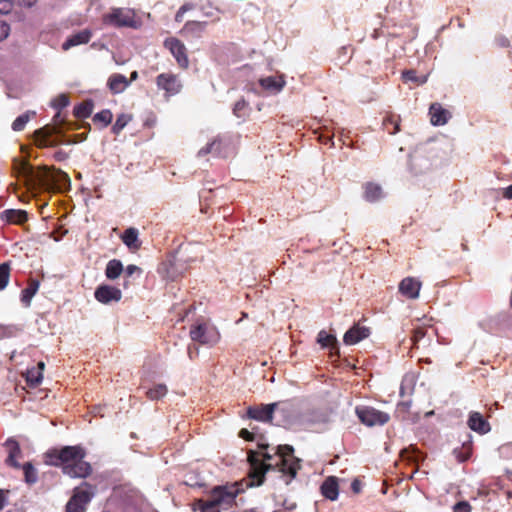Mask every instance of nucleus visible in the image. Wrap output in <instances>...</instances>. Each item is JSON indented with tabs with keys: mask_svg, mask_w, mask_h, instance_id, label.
I'll use <instances>...</instances> for the list:
<instances>
[{
	"mask_svg": "<svg viewBox=\"0 0 512 512\" xmlns=\"http://www.w3.org/2000/svg\"><path fill=\"white\" fill-rule=\"evenodd\" d=\"M42 378L43 376L41 371H37L36 369L28 370L26 373V381L32 387L38 386L42 381Z\"/></svg>",
	"mask_w": 512,
	"mask_h": 512,
	"instance_id": "40",
	"label": "nucleus"
},
{
	"mask_svg": "<svg viewBox=\"0 0 512 512\" xmlns=\"http://www.w3.org/2000/svg\"><path fill=\"white\" fill-rule=\"evenodd\" d=\"M383 197V191L379 184L367 182L364 185V198L368 202H376Z\"/></svg>",
	"mask_w": 512,
	"mask_h": 512,
	"instance_id": "28",
	"label": "nucleus"
},
{
	"mask_svg": "<svg viewBox=\"0 0 512 512\" xmlns=\"http://www.w3.org/2000/svg\"><path fill=\"white\" fill-rule=\"evenodd\" d=\"M122 242L132 251L140 249L142 242L139 240V232L136 228H127L121 235Z\"/></svg>",
	"mask_w": 512,
	"mask_h": 512,
	"instance_id": "26",
	"label": "nucleus"
},
{
	"mask_svg": "<svg viewBox=\"0 0 512 512\" xmlns=\"http://www.w3.org/2000/svg\"><path fill=\"white\" fill-rule=\"evenodd\" d=\"M60 133V128L52 125H45L33 133L34 144L38 148H50L58 146L61 141L55 137Z\"/></svg>",
	"mask_w": 512,
	"mask_h": 512,
	"instance_id": "9",
	"label": "nucleus"
},
{
	"mask_svg": "<svg viewBox=\"0 0 512 512\" xmlns=\"http://www.w3.org/2000/svg\"><path fill=\"white\" fill-rule=\"evenodd\" d=\"M258 84L262 91L268 94H277L284 88L286 81L283 76H268L260 78Z\"/></svg>",
	"mask_w": 512,
	"mask_h": 512,
	"instance_id": "18",
	"label": "nucleus"
},
{
	"mask_svg": "<svg viewBox=\"0 0 512 512\" xmlns=\"http://www.w3.org/2000/svg\"><path fill=\"white\" fill-rule=\"evenodd\" d=\"M453 512H471V506L468 502L461 501L454 505Z\"/></svg>",
	"mask_w": 512,
	"mask_h": 512,
	"instance_id": "50",
	"label": "nucleus"
},
{
	"mask_svg": "<svg viewBox=\"0 0 512 512\" xmlns=\"http://www.w3.org/2000/svg\"><path fill=\"white\" fill-rule=\"evenodd\" d=\"M188 355L190 359H194L196 356H198V348L197 347H188Z\"/></svg>",
	"mask_w": 512,
	"mask_h": 512,
	"instance_id": "56",
	"label": "nucleus"
},
{
	"mask_svg": "<svg viewBox=\"0 0 512 512\" xmlns=\"http://www.w3.org/2000/svg\"><path fill=\"white\" fill-rule=\"evenodd\" d=\"M426 335V329L423 327H417L413 330L411 340L416 345Z\"/></svg>",
	"mask_w": 512,
	"mask_h": 512,
	"instance_id": "45",
	"label": "nucleus"
},
{
	"mask_svg": "<svg viewBox=\"0 0 512 512\" xmlns=\"http://www.w3.org/2000/svg\"><path fill=\"white\" fill-rule=\"evenodd\" d=\"M164 46L169 49L174 56L177 64L182 69H187L189 66V59L185 45L177 38L171 37L164 41Z\"/></svg>",
	"mask_w": 512,
	"mask_h": 512,
	"instance_id": "12",
	"label": "nucleus"
},
{
	"mask_svg": "<svg viewBox=\"0 0 512 512\" xmlns=\"http://www.w3.org/2000/svg\"><path fill=\"white\" fill-rule=\"evenodd\" d=\"M156 85L159 89L164 90L167 96L180 93L183 87L178 75L171 72L159 74L156 77Z\"/></svg>",
	"mask_w": 512,
	"mask_h": 512,
	"instance_id": "11",
	"label": "nucleus"
},
{
	"mask_svg": "<svg viewBox=\"0 0 512 512\" xmlns=\"http://www.w3.org/2000/svg\"><path fill=\"white\" fill-rule=\"evenodd\" d=\"M322 495L331 501H335L339 495V486L337 478L330 476L324 480L320 487Z\"/></svg>",
	"mask_w": 512,
	"mask_h": 512,
	"instance_id": "23",
	"label": "nucleus"
},
{
	"mask_svg": "<svg viewBox=\"0 0 512 512\" xmlns=\"http://www.w3.org/2000/svg\"><path fill=\"white\" fill-rule=\"evenodd\" d=\"M113 119V114L109 109H104L93 116V123L100 128L107 127Z\"/></svg>",
	"mask_w": 512,
	"mask_h": 512,
	"instance_id": "34",
	"label": "nucleus"
},
{
	"mask_svg": "<svg viewBox=\"0 0 512 512\" xmlns=\"http://www.w3.org/2000/svg\"><path fill=\"white\" fill-rule=\"evenodd\" d=\"M94 109V102L91 99L84 100L80 104L76 105L73 110V114L78 119H85L90 117Z\"/></svg>",
	"mask_w": 512,
	"mask_h": 512,
	"instance_id": "30",
	"label": "nucleus"
},
{
	"mask_svg": "<svg viewBox=\"0 0 512 512\" xmlns=\"http://www.w3.org/2000/svg\"><path fill=\"white\" fill-rule=\"evenodd\" d=\"M467 423L471 430L479 434H486L491 429L488 421L479 412H471Z\"/></svg>",
	"mask_w": 512,
	"mask_h": 512,
	"instance_id": "22",
	"label": "nucleus"
},
{
	"mask_svg": "<svg viewBox=\"0 0 512 512\" xmlns=\"http://www.w3.org/2000/svg\"><path fill=\"white\" fill-rule=\"evenodd\" d=\"M239 437L246 441H253L254 440V434L247 429L243 428L239 432Z\"/></svg>",
	"mask_w": 512,
	"mask_h": 512,
	"instance_id": "52",
	"label": "nucleus"
},
{
	"mask_svg": "<svg viewBox=\"0 0 512 512\" xmlns=\"http://www.w3.org/2000/svg\"><path fill=\"white\" fill-rule=\"evenodd\" d=\"M294 449L290 445H279L274 455L278 457L275 462V466L279 468L281 472L289 475L291 478H294L297 474V470L299 465L295 461H290L288 458L292 456Z\"/></svg>",
	"mask_w": 512,
	"mask_h": 512,
	"instance_id": "7",
	"label": "nucleus"
},
{
	"mask_svg": "<svg viewBox=\"0 0 512 512\" xmlns=\"http://www.w3.org/2000/svg\"><path fill=\"white\" fill-rule=\"evenodd\" d=\"M369 335L370 328L355 324L344 334L343 341L346 345H354L368 338Z\"/></svg>",
	"mask_w": 512,
	"mask_h": 512,
	"instance_id": "19",
	"label": "nucleus"
},
{
	"mask_svg": "<svg viewBox=\"0 0 512 512\" xmlns=\"http://www.w3.org/2000/svg\"><path fill=\"white\" fill-rule=\"evenodd\" d=\"M13 169L38 191H58L70 181L68 174L61 169L46 165L34 168L25 160H14Z\"/></svg>",
	"mask_w": 512,
	"mask_h": 512,
	"instance_id": "1",
	"label": "nucleus"
},
{
	"mask_svg": "<svg viewBox=\"0 0 512 512\" xmlns=\"http://www.w3.org/2000/svg\"><path fill=\"white\" fill-rule=\"evenodd\" d=\"M20 470L23 471L24 482L33 485L38 481V471L31 462L21 464Z\"/></svg>",
	"mask_w": 512,
	"mask_h": 512,
	"instance_id": "32",
	"label": "nucleus"
},
{
	"mask_svg": "<svg viewBox=\"0 0 512 512\" xmlns=\"http://www.w3.org/2000/svg\"><path fill=\"white\" fill-rule=\"evenodd\" d=\"M278 406L277 403H271L267 405H259V406H250L247 409V416L251 419L262 421V422H271L273 419V413L275 408Z\"/></svg>",
	"mask_w": 512,
	"mask_h": 512,
	"instance_id": "15",
	"label": "nucleus"
},
{
	"mask_svg": "<svg viewBox=\"0 0 512 512\" xmlns=\"http://www.w3.org/2000/svg\"><path fill=\"white\" fill-rule=\"evenodd\" d=\"M86 451L79 445L50 449L45 453L46 463L61 467L62 472L71 478H86L92 473V467L85 461Z\"/></svg>",
	"mask_w": 512,
	"mask_h": 512,
	"instance_id": "2",
	"label": "nucleus"
},
{
	"mask_svg": "<svg viewBox=\"0 0 512 512\" xmlns=\"http://www.w3.org/2000/svg\"><path fill=\"white\" fill-rule=\"evenodd\" d=\"M401 117L393 112H387L383 117L382 126L390 135L400 131Z\"/></svg>",
	"mask_w": 512,
	"mask_h": 512,
	"instance_id": "27",
	"label": "nucleus"
},
{
	"mask_svg": "<svg viewBox=\"0 0 512 512\" xmlns=\"http://www.w3.org/2000/svg\"><path fill=\"white\" fill-rule=\"evenodd\" d=\"M402 78H403L405 81L418 82V77H417V75H416V71H414V70H406V71H403V73H402Z\"/></svg>",
	"mask_w": 512,
	"mask_h": 512,
	"instance_id": "51",
	"label": "nucleus"
},
{
	"mask_svg": "<svg viewBox=\"0 0 512 512\" xmlns=\"http://www.w3.org/2000/svg\"><path fill=\"white\" fill-rule=\"evenodd\" d=\"M36 113L34 111H27L22 115L18 116L12 123V129L14 131H22L26 124L31 120V118L35 117Z\"/></svg>",
	"mask_w": 512,
	"mask_h": 512,
	"instance_id": "37",
	"label": "nucleus"
},
{
	"mask_svg": "<svg viewBox=\"0 0 512 512\" xmlns=\"http://www.w3.org/2000/svg\"><path fill=\"white\" fill-rule=\"evenodd\" d=\"M351 489L355 494H358L361 492L362 489V483L358 479H354L351 483Z\"/></svg>",
	"mask_w": 512,
	"mask_h": 512,
	"instance_id": "54",
	"label": "nucleus"
},
{
	"mask_svg": "<svg viewBox=\"0 0 512 512\" xmlns=\"http://www.w3.org/2000/svg\"><path fill=\"white\" fill-rule=\"evenodd\" d=\"M39 281L36 279H30L28 281V285L25 289L21 292V301L24 304L25 307H29L31 304V300L33 296L36 294V292L39 289Z\"/></svg>",
	"mask_w": 512,
	"mask_h": 512,
	"instance_id": "29",
	"label": "nucleus"
},
{
	"mask_svg": "<svg viewBox=\"0 0 512 512\" xmlns=\"http://www.w3.org/2000/svg\"><path fill=\"white\" fill-rule=\"evenodd\" d=\"M137 77H138V73H137V71H133V72L131 73V78H130V80H129V81L131 82L132 80L137 79Z\"/></svg>",
	"mask_w": 512,
	"mask_h": 512,
	"instance_id": "60",
	"label": "nucleus"
},
{
	"mask_svg": "<svg viewBox=\"0 0 512 512\" xmlns=\"http://www.w3.org/2000/svg\"><path fill=\"white\" fill-rule=\"evenodd\" d=\"M22 332V327L19 325H2V338L16 337Z\"/></svg>",
	"mask_w": 512,
	"mask_h": 512,
	"instance_id": "43",
	"label": "nucleus"
},
{
	"mask_svg": "<svg viewBox=\"0 0 512 512\" xmlns=\"http://www.w3.org/2000/svg\"><path fill=\"white\" fill-rule=\"evenodd\" d=\"M126 277H132L134 274L140 276L142 274V269L134 264L128 265L123 271Z\"/></svg>",
	"mask_w": 512,
	"mask_h": 512,
	"instance_id": "48",
	"label": "nucleus"
},
{
	"mask_svg": "<svg viewBox=\"0 0 512 512\" xmlns=\"http://www.w3.org/2000/svg\"><path fill=\"white\" fill-rule=\"evenodd\" d=\"M222 149V140L220 138H216L210 143H208L205 147L201 148L198 152V156H206L207 154L219 155Z\"/></svg>",
	"mask_w": 512,
	"mask_h": 512,
	"instance_id": "35",
	"label": "nucleus"
},
{
	"mask_svg": "<svg viewBox=\"0 0 512 512\" xmlns=\"http://www.w3.org/2000/svg\"><path fill=\"white\" fill-rule=\"evenodd\" d=\"M317 342L322 347H331V349H337L336 337L332 334L327 333L325 330H321L318 333Z\"/></svg>",
	"mask_w": 512,
	"mask_h": 512,
	"instance_id": "36",
	"label": "nucleus"
},
{
	"mask_svg": "<svg viewBox=\"0 0 512 512\" xmlns=\"http://www.w3.org/2000/svg\"><path fill=\"white\" fill-rule=\"evenodd\" d=\"M355 413L360 422L368 427L382 426L389 422L390 415L370 406H357Z\"/></svg>",
	"mask_w": 512,
	"mask_h": 512,
	"instance_id": "6",
	"label": "nucleus"
},
{
	"mask_svg": "<svg viewBox=\"0 0 512 512\" xmlns=\"http://www.w3.org/2000/svg\"><path fill=\"white\" fill-rule=\"evenodd\" d=\"M422 283L414 277H406L401 280L398 286L399 292L407 299H417L419 297Z\"/></svg>",
	"mask_w": 512,
	"mask_h": 512,
	"instance_id": "16",
	"label": "nucleus"
},
{
	"mask_svg": "<svg viewBox=\"0 0 512 512\" xmlns=\"http://www.w3.org/2000/svg\"><path fill=\"white\" fill-rule=\"evenodd\" d=\"M190 338L192 341L202 345H213L219 339V333L214 327L208 326L206 323H196L190 328Z\"/></svg>",
	"mask_w": 512,
	"mask_h": 512,
	"instance_id": "8",
	"label": "nucleus"
},
{
	"mask_svg": "<svg viewBox=\"0 0 512 512\" xmlns=\"http://www.w3.org/2000/svg\"><path fill=\"white\" fill-rule=\"evenodd\" d=\"M128 285H129V282H128V281H125V282H124V287H125V288H127V287H128Z\"/></svg>",
	"mask_w": 512,
	"mask_h": 512,
	"instance_id": "64",
	"label": "nucleus"
},
{
	"mask_svg": "<svg viewBox=\"0 0 512 512\" xmlns=\"http://www.w3.org/2000/svg\"><path fill=\"white\" fill-rule=\"evenodd\" d=\"M10 276V265L8 262L2 263V290L7 286Z\"/></svg>",
	"mask_w": 512,
	"mask_h": 512,
	"instance_id": "46",
	"label": "nucleus"
},
{
	"mask_svg": "<svg viewBox=\"0 0 512 512\" xmlns=\"http://www.w3.org/2000/svg\"><path fill=\"white\" fill-rule=\"evenodd\" d=\"M3 446L7 454L5 458L6 466L20 470L21 464L19 460L23 458V453L19 442L16 439L10 437L5 441Z\"/></svg>",
	"mask_w": 512,
	"mask_h": 512,
	"instance_id": "13",
	"label": "nucleus"
},
{
	"mask_svg": "<svg viewBox=\"0 0 512 512\" xmlns=\"http://www.w3.org/2000/svg\"><path fill=\"white\" fill-rule=\"evenodd\" d=\"M69 156V152L59 149L53 153L52 157L56 162H64L69 158Z\"/></svg>",
	"mask_w": 512,
	"mask_h": 512,
	"instance_id": "49",
	"label": "nucleus"
},
{
	"mask_svg": "<svg viewBox=\"0 0 512 512\" xmlns=\"http://www.w3.org/2000/svg\"><path fill=\"white\" fill-rule=\"evenodd\" d=\"M93 494L88 490L77 487L66 504V512H86V506L91 501Z\"/></svg>",
	"mask_w": 512,
	"mask_h": 512,
	"instance_id": "10",
	"label": "nucleus"
},
{
	"mask_svg": "<svg viewBox=\"0 0 512 512\" xmlns=\"http://www.w3.org/2000/svg\"><path fill=\"white\" fill-rule=\"evenodd\" d=\"M102 21L105 25L117 28L137 26L134 11L127 8H112L109 13L103 15Z\"/></svg>",
	"mask_w": 512,
	"mask_h": 512,
	"instance_id": "5",
	"label": "nucleus"
},
{
	"mask_svg": "<svg viewBox=\"0 0 512 512\" xmlns=\"http://www.w3.org/2000/svg\"><path fill=\"white\" fill-rule=\"evenodd\" d=\"M242 491V484L239 482L218 485L210 491L208 501L221 512V510L231 508L235 504L236 497Z\"/></svg>",
	"mask_w": 512,
	"mask_h": 512,
	"instance_id": "4",
	"label": "nucleus"
},
{
	"mask_svg": "<svg viewBox=\"0 0 512 512\" xmlns=\"http://www.w3.org/2000/svg\"><path fill=\"white\" fill-rule=\"evenodd\" d=\"M69 103V96L67 94H60L52 101V106L57 110H61L62 108L68 106Z\"/></svg>",
	"mask_w": 512,
	"mask_h": 512,
	"instance_id": "44",
	"label": "nucleus"
},
{
	"mask_svg": "<svg viewBox=\"0 0 512 512\" xmlns=\"http://www.w3.org/2000/svg\"><path fill=\"white\" fill-rule=\"evenodd\" d=\"M6 9H8V5L4 4V0H2V8H1L2 13H4Z\"/></svg>",
	"mask_w": 512,
	"mask_h": 512,
	"instance_id": "62",
	"label": "nucleus"
},
{
	"mask_svg": "<svg viewBox=\"0 0 512 512\" xmlns=\"http://www.w3.org/2000/svg\"><path fill=\"white\" fill-rule=\"evenodd\" d=\"M132 117L128 114H120L117 116V119L112 126V133L115 135L120 134V132L126 127V125L131 121Z\"/></svg>",
	"mask_w": 512,
	"mask_h": 512,
	"instance_id": "39",
	"label": "nucleus"
},
{
	"mask_svg": "<svg viewBox=\"0 0 512 512\" xmlns=\"http://www.w3.org/2000/svg\"><path fill=\"white\" fill-rule=\"evenodd\" d=\"M83 486H84V487H87V488H89V487H90V485H89L87 482H84V483L82 484V487H83Z\"/></svg>",
	"mask_w": 512,
	"mask_h": 512,
	"instance_id": "63",
	"label": "nucleus"
},
{
	"mask_svg": "<svg viewBox=\"0 0 512 512\" xmlns=\"http://www.w3.org/2000/svg\"><path fill=\"white\" fill-rule=\"evenodd\" d=\"M60 116H61V115H60V112H58V113L54 116V118H53V121H54V123H55V125H54L55 127H58V126H60V125H62V124H63V120L60 118Z\"/></svg>",
	"mask_w": 512,
	"mask_h": 512,
	"instance_id": "58",
	"label": "nucleus"
},
{
	"mask_svg": "<svg viewBox=\"0 0 512 512\" xmlns=\"http://www.w3.org/2000/svg\"><path fill=\"white\" fill-rule=\"evenodd\" d=\"M472 450H473L472 442L466 441V442H463L461 447L454 448L453 454L456 457V459L458 460V462L462 463V462L467 461L471 457Z\"/></svg>",
	"mask_w": 512,
	"mask_h": 512,
	"instance_id": "33",
	"label": "nucleus"
},
{
	"mask_svg": "<svg viewBox=\"0 0 512 512\" xmlns=\"http://www.w3.org/2000/svg\"><path fill=\"white\" fill-rule=\"evenodd\" d=\"M233 113L238 118L245 117L248 114V103L245 99L241 98L234 104Z\"/></svg>",
	"mask_w": 512,
	"mask_h": 512,
	"instance_id": "41",
	"label": "nucleus"
},
{
	"mask_svg": "<svg viewBox=\"0 0 512 512\" xmlns=\"http://www.w3.org/2000/svg\"><path fill=\"white\" fill-rule=\"evenodd\" d=\"M44 367H45V364L43 362H39L38 363V369H36V370L42 372L44 370Z\"/></svg>",
	"mask_w": 512,
	"mask_h": 512,
	"instance_id": "61",
	"label": "nucleus"
},
{
	"mask_svg": "<svg viewBox=\"0 0 512 512\" xmlns=\"http://www.w3.org/2000/svg\"><path fill=\"white\" fill-rule=\"evenodd\" d=\"M430 122L433 126H443L452 117L449 110L442 107L440 103H432L429 107Z\"/></svg>",
	"mask_w": 512,
	"mask_h": 512,
	"instance_id": "17",
	"label": "nucleus"
},
{
	"mask_svg": "<svg viewBox=\"0 0 512 512\" xmlns=\"http://www.w3.org/2000/svg\"><path fill=\"white\" fill-rule=\"evenodd\" d=\"M258 448L261 450V452H256L253 450L248 452L247 459L250 464L248 477L250 481L247 486L249 487L262 485L265 480L266 472L276 467L275 463L273 464L270 462L274 455L266 451L268 445L258 444Z\"/></svg>",
	"mask_w": 512,
	"mask_h": 512,
	"instance_id": "3",
	"label": "nucleus"
},
{
	"mask_svg": "<svg viewBox=\"0 0 512 512\" xmlns=\"http://www.w3.org/2000/svg\"><path fill=\"white\" fill-rule=\"evenodd\" d=\"M28 218L27 211L22 209H6L2 212V221L9 225H23Z\"/></svg>",
	"mask_w": 512,
	"mask_h": 512,
	"instance_id": "21",
	"label": "nucleus"
},
{
	"mask_svg": "<svg viewBox=\"0 0 512 512\" xmlns=\"http://www.w3.org/2000/svg\"><path fill=\"white\" fill-rule=\"evenodd\" d=\"M1 29H2V40H3L8 37L10 28L6 23L2 22Z\"/></svg>",
	"mask_w": 512,
	"mask_h": 512,
	"instance_id": "57",
	"label": "nucleus"
},
{
	"mask_svg": "<svg viewBox=\"0 0 512 512\" xmlns=\"http://www.w3.org/2000/svg\"><path fill=\"white\" fill-rule=\"evenodd\" d=\"M207 22L188 21L180 30V34L185 38H199L201 37Z\"/></svg>",
	"mask_w": 512,
	"mask_h": 512,
	"instance_id": "24",
	"label": "nucleus"
},
{
	"mask_svg": "<svg viewBox=\"0 0 512 512\" xmlns=\"http://www.w3.org/2000/svg\"><path fill=\"white\" fill-rule=\"evenodd\" d=\"M130 85V81L122 74L114 73L108 78L107 86L113 94L123 92Z\"/></svg>",
	"mask_w": 512,
	"mask_h": 512,
	"instance_id": "25",
	"label": "nucleus"
},
{
	"mask_svg": "<svg viewBox=\"0 0 512 512\" xmlns=\"http://www.w3.org/2000/svg\"><path fill=\"white\" fill-rule=\"evenodd\" d=\"M95 299L102 304L119 302L122 298V292L119 288L102 284L94 292Z\"/></svg>",
	"mask_w": 512,
	"mask_h": 512,
	"instance_id": "14",
	"label": "nucleus"
},
{
	"mask_svg": "<svg viewBox=\"0 0 512 512\" xmlns=\"http://www.w3.org/2000/svg\"><path fill=\"white\" fill-rule=\"evenodd\" d=\"M124 271L123 264L118 259L110 260L105 269V275L110 280L117 279Z\"/></svg>",
	"mask_w": 512,
	"mask_h": 512,
	"instance_id": "31",
	"label": "nucleus"
},
{
	"mask_svg": "<svg viewBox=\"0 0 512 512\" xmlns=\"http://www.w3.org/2000/svg\"><path fill=\"white\" fill-rule=\"evenodd\" d=\"M307 422L310 423V424H317V423H321V424H327L329 422V415L327 413H324V412H312L309 416V418L307 419Z\"/></svg>",
	"mask_w": 512,
	"mask_h": 512,
	"instance_id": "42",
	"label": "nucleus"
},
{
	"mask_svg": "<svg viewBox=\"0 0 512 512\" xmlns=\"http://www.w3.org/2000/svg\"><path fill=\"white\" fill-rule=\"evenodd\" d=\"M92 31L90 29H83L71 36H69L62 44L64 51L69 50L72 47L87 44L92 38Z\"/></svg>",
	"mask_w": 512,
	"mask_h": 512,
	"instance_id": "20",
	"label": "nucleus"
},
{
	"mask_svg": "<svg viewBox=\"0 0 512 512\" xmlns=\"http://www.w3.org/2000/svg\"><path fill=\"white\" fill-rule=\"evenodd\" d=\"M167 392L168 389L165 384H157L146 392V396L150 400H159L163 398Z\"/></svg>",
	"mask_w": 512,
	"mask_h": 512,
	"instance_id": "38",
	"label": "nucleus"
},
{
	"mask_svg": "<svg viewBox=\"0 0 512 512\" xmlns=\"http://www.w3.org/2000/svg\"><path fill=\"white\" fill-rule=\"evenodd\" d=\"M207 503H208V499L207 500L197 499L192 504V510L193 511H201L203 506H205V504H207Z\"/></svg>",
	"mask_w": 512,
	"mask_h": 512,
	"instance_id": "53",
	"label": "nucleus"
},
{
	"mask_svg": "<svg viewBox=\"0 0 512 512\" xmlns=\"http://www.w3.org/2000/svg\"><path fill=\"white\" fill-rule=\"evenodd\" d=\"M200 512H220V511L218 510V508L212 506L210 504V502L208 501V503L205 504V506H203V508Z\"/></svg>",
	"mask_w": 512,
	"mask_h": 512,
	"instance_id": "55",
	"label": "nucleus"
},
{
	"mask_svg": "<svg viewBox=\"0 0 512 512\" xmlns=\"http://www.w3.org/2000/svg\"><path fill=\"white\" fill-rule=\"evenodd\" d=\"M503 196L507 199H512V184L505 189Z\"/></svg>",
	"mask_w": 512,
	"mask_h": 512,
	"instance_id": "59",
	"label": "nucleus"
},
{
	"mask_svg": "<svg viewBox=\"0 0 512 512\" xmlns=\"http://www.w3.org/2000/svg\"><path fill=\"white\" fill-rule=\"evenodd\" d=\"M192 8H193L192 4L187 3V4L182 5L175 15V21L178 23L182 22L185 12L191 10Z\"/></svg>",
	"mask_w": 512,
	"mask_h": 512,
	"instance_id": "47",
	"label": "nucleus"
}]
</instances>
